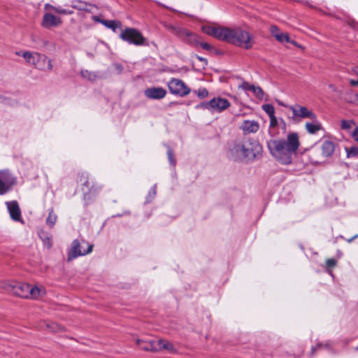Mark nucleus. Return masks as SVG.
<instances>
[{"label": "nucleus", "instance_id": "obj_1", "mask_svg": "<svg viewBox=\"0 0 358 358\" xmlns=\"http://www.w3.org/2000/svg\"><path fill=\"white\" fill-rule=\"evenodd\" d=\"M266 144L272 157L284 165L292 163L300 146L299 135L296 132L288 134L285 139H271Z\"/></svg>", "mask_w": 358, "mask_h": 358}, {"label": "nucleus", "instance_id": "obj_2", "mask_svg": "<svg viewBox=\"0 0 358 358\" xmlns=\"http://www.w3.org/2000/svg\"><path fill=\"white\" fill-rule=\"evenodd\" d=\"M262 146L254 138H248L233 141L228 146L227 157L236 162H253L262 153Z\"/></svg>", "mask_w": 358, "mask_h": 358}, {"label": "nucleus", "instance_id": "obj_3", "mask_svg": "<svg viewBox=\"0 0 358 358\" xmlns=\"http://www.w3.org/2000/svg\"><path fill=\"white\" fill-rule=\"evenodd\" d=\"M251 39V35L245 30L240 28L227 27L223 41L248 50L252 47Z\"/></svg>", "mask_w": 358, "mask_h": 358}, {"label": "nucleus", "instance_id": "obj_4", "mask_svg": "<svg viewBox=\"0 0 358 358\" xmlns=\"http://www.w3.org/2000/svg\"><path fill=\"white\" fill-rule=\"evenodd\" d=\"M12 290L16 296L34 300L38 299L45 294L43 286L32 285L27 282H17L12 286Z\"/></svg>", "mask_w": 358, "mask_h": 358}, {"label": "nucleus", "instance_id": "obj_5", "mask_svg": "<svg viewBox=\"0 0 358 358\" xmlns=\"http://www.w3.org/2000/svg\"><path fill=\"white\" fill-rule=\"evenodd\" d=\"M119 37L129 44L136 46H148L147 39L143 36L142 33L135 28L127 27L122 30Z\"/></svg>", "mask_w": 358, "mask_h": 358}, {"label": "nucleus", "instance_id": "obj_6", "mask_svg": "<svg viewBox=\"0 0 358 358\" xmlns=\"http://www.w3.org/2000/svg\"><path fill=\"white\" fill-rule=\"evenodd\" d=\"M93 247V244H90L83 239H75L68 251L67 260L70 262L78 257L90 253L92 251Z\"/></svg>", "mask_w": 358, "mask_h": 358}, {"label": "nucleus", "instance_id": "obj_7", "mask_svg": "<svg viewBox=\"0 0 358 358\" xmlns=\"http://www.w3.org/2000/svg\"><path fill=\"white\" fill-rule=\"evenodd\" d=\"M16 183V178L8 170H0V195L11 190Z\"/></svg>", "mask_w": 358, "mask_h": 358}, {"label": "nucleus", "instance_id": "obj_8", "mask_svg": "<svg viewBox=\"0 0 358 358\" xmlns=\"http://www.w3.org/2000/svg\"><path fill=\"white\" fill-rule=\"evenodd\" d=\"M168 87L172 94L181 97L189 94L191 92L190 88L182 80L178 78H171L168 83Z\"/></svg>", "mask_w": 358, "mask_h": 358}, {"label": "nucleus", "instance_id": "obj_9", "mask_svg": "<svg viewBox=\"0 0 358 358\" xmlns=\"http://www.w3.org/2000/svg\"><path fill=\"white\" fill-rule=\"evenodd\" d=\"M289 109L293 113L292 119L296 120L302 118L315 119V114L307 107L296 104L290 106Z\"/></svg>", "mask_w": 358, "mask_h": 358}, {"label": "nucleus", "instance_id": "obj_10", "mask_svg": "<svg viewBox=\"0 0 358 358\" xmlns=\"http://www.w3.org/2000/svg\"><path fill=\"white\" fill-rule=\"evenodd\" d=\"M176 34L181 41L191 45H198L199 43V36L187 29L176 28Z\"/></svg>", "mask_w": 358, "mask_h": 358}, {"label": "nucleus", "instance_id": "obj_11", "mask_svg": "<svg viewBox=\"0 0 358 358\" xmlns=\"http://www.w3.org/2000/svg\"><path fill=\"white\" fill-rule=\"evenodd\" d=\"M167 94L166 90L162 87H150L144 91L145 96L152 100L162 99Z\"/></svg>", "mask_w": 358, "mask_h": 358}, {"label": "nucleus", "instance_id": "obj_12", "mask_svg": "<svg viewBox=\"0 0 358 358\" xmlns=\"http://www.w3.org/2000/svg\"><path fill=\"white\" fill-rule=\"evenodd\" d=\"M60 17L54 15L50 13H45L43 17L41 26L47 29L52 27H57L62 24Z\"/></svg>", "mask_w": 358, "mask_h": 358}, {"label": "nucleus", "instance_id": "obj_13", "mask_svg": "<svg viewBox=\"0 0 358 358\" xmlns=\"http://www.w3.org/2000/svg\"><path fill=\"white\" fill-rule=\"evenodd\" d=\"M211 112L222 113L230 106V102L222 97H214L210 100Z\"/></svg>", "mask_w": 358, "mask_h": 358}, {"label": "nucleus", "instance_id": "obj_14", "mask_svg": "<svg viewBox=\"0 0 358 358\" xmlns=\"http://www.w3.org/2000/svg\"><path fill=\"white\" fill-rule=\"evenodd\" d=\"M226 28L225 27H203V31L208 35L211 36L220 41L224 40V36L226 32Z\"/></svg>", "mask_w": 358, "mask_h": 358}, {"label": "nucleus", "instance_id": "obj_15", "mask_svg": "<svg viewBox=\"0 0 358 358\" xmlns=\"http://www.w3.org/2000/svg\"><path fill=\"white\" fill-rule=\"evenodd\" d=\"M136 343L143 350L150 352L159 351L158 341H144L138 338L136 341Z\"/></svg>", "mask_w": 358, "mask_h": 358}, {"label": "nucleus", "instance_id": "obj_16", "mask_svg": "<svg viewBox=\"0 0 358 358\" xmlns=\"http://www.w3.org/2000/svg\"><path fill=\"white\" fill-rule=\"evenodd\" d=\"M8 210L12 220L15 221L21 220V210L19 207L18 203L16 201H11L6 202Z\"/></svg>", "mask_w": 358, "mask_h": 358}, {"label": "nucleus", "instance_id": "obj_17", "mask_svg": "<svg viewBox=\"0 0 358 358\" xmlns=\"http://www.w3.org/2000/svg\"><path fill=\"white\" fill-rule=\"evenodd\" d=\"M45 58H37L34 59V64H31L36 69H40L41 71H52L53 69V65L52 63V60L48 59L47 56L43 55Z\"/></svg>", "mask_w": 358, "mask_h": 358}, {"label": "nucleus", "instance_id": "obj_18", "mask_svg": "<svg viewBox=\"0 0 358 358\" xmlns=\"http://www.w3.org/2000/svg\"><path fill=\"white\" fill-rule=\"evenodd\" d=\"M336 144L331 141H324L321 145V156L322 158H329L334 154Z\"/></svg>", "mask_w": 358, "mask_h": 358}, {"label": "nucleus", "instance_id": "obj_19", "mask_svg": "<svg viewBox=\"0 0 358 358\" xmlns=\"http://www.w3.org/2000/svg\"><path fill=\"white\" fill-rule=\"evenodd\" d=\"M241 128L245 134L256 133L259 129V124L256 120H245Z\"/></svg>", "mask_w": 358, "mask_h": 358}, {"label": "nucleus", "instance_id": "obj_20", "mask_svg": "<svg viewBox=\"0 0 358 358\" xmlns=\"http://www.w3.org/2000/svg\"><path fill=\"white\" fill-rule=\"evenodd\" d=\"M310 120H312L311 122L306 123V129L309 134H315L323 129L321 122L317 120V115H315V119Z\"/></svg>", "mask_w": 358, "mask_h": 358}, {"label": "nucleus", "instance_id": "obj_21", "mask_svg": "<svg viewBox=\"0 0 358 358\" xmlns=\"http://www.w3.org/2000/svg\"><path fill=\"white\" fill-rule=\"evenodd\" d=\"M334 343L328 341L324 343H319L315 346L312 347L311 354L313 355L315 352L320 349H326L331 352H334Z\"/></svg>", "mask_w": 358, "mask_h": 358}, {"label": "nucleus", "instance_id": "obj_22", "mask_svg": "<svg viewBox=\"0 0 358 358\" xmlns=\"http://www.w3.org/2000/svg\"><path fill=\"white\" fill-rule=\"evenodd\" d=\"M158 348H159V351L162 350H166L171 353L177 352V350L174 347V345L172 344V343H171L166 340H164V339L158 340Z\"/></svg>", "mask_w": 358, "mask_h": 358}, {"label": "nucleus", "instance_id": "obj_23", "mask_svg": "<svg viewBox=\"0 0 358 358\" xmlns=\"http://www.w3.org/2000/svg\"><path fill=\"white\" fill-rule=\"evenodd\" d=\"M17 55L22 56L29 64H34V59L37 58H45L42 54L38 52L31 53L29 51L23 52L22 54L17 52Z\"/></svg>", "mask_w": 358, "mask_h": 358}, {"label": "nucleus", "instance_id": "obj_24", "mask_svg": "<svg viewBox=\"0 0 358 358\" xmlns=\"http://www.w3.org/2000/svg\"><path fill=\"white\" fill-rule=\"evenodd\" d=\"M102 24L111 29L114 33H117L118 30H122V22L119 20H106L102 22Z\"/></svg>", "mask_w": 358, "mask_h": 358}, {"label": "nucleus", "instance_id": "obj_25", "mask_svg": "<svg viewBox=\"0 0 358 358\" xmlns=\"http://www.w3.org/2000/svg\"><path fill=\"white\" fill-rule=\"evenodd\" d=\"M50 8L54 12H55L58 14H61V15H72L73 13V10L62 8L61 6H54L49 3H46L45 6V8Z\"/></svg>", "mask_w": 358, "mask_h": 358}, {"label": "nucleus", "instance_id": "obj_26", "mask_svg": "<svg viewBox=\"0 0 358 358\" xmlns=\"http://www.w3.org/2000/svg\"><path fill=\"white\" fill-rule=\"evenodd\" d=\"M57 220V215L54 213L53 208L49 209L48 216L46 219V224L50 228L53 227Z\"/></svg>", "mask_w": 358, "mask_h": 358}, {"label": "nucleus", "instance_id": "obj_27", "mask_svg": "<svg viewBox=\"0 0 358 358\" xmlns=\"http://www.w3.org/2000/svg\"><path fill=\"white\" fill-rule=\"evenodd\" d=\"M71 7L79 10H87V3L82 0H73L71 1Z\"/></svg>", "mask_w": 358, "mask_h": 358}, {"label": "nucleus", "instance_id": "obj_28", "mask_svg": "<svg viewBox=\"0 0 358 358\" xmlns=\"http://www.w3.org/2000/svg\"><path fill=\"white\" fill-rule=\"evenodd\" d=\"M157 194V185L155 184L149 190L148 194L147 195L145 203H150L151 201L155 197Z\"/></svg>", "mask_w": 358, "mask_h": 358}, {"label": "nucleus", "instance_id": "obj_29", "mask_svg": "<svg viewBox=\"0 0 358 358\" xmlns=\"http://www.w3.org/2000/svg\"><path fill=\"white\" fill-rule=\"evenodd\" d=\"M80 75L83 78L91 81L94 80L96 78L95 73L90 71L88 70H82L80 71Z\"/></svg>", "mask_w": 358, "mask_h": 358}, {"label": "nucleus", "instance_id": "obj_30", "mask_svg": "<svg viewBox=\"0 0 358 358\" xmlns=\"http://www.w3.org/2000/svg\"><path fill=\"white\" fill-rule=\"evenodd\" d=\"M251 92H252L253 94L259 99H262L264 95V92L263 90L259 86H253L252 87Z\"/></svg>", "mask_w": 358, "mask_h": 358}, {"label": "nucleus", "instance_id": "obj_31", "mask_svg": "<svg viewBox=\"0 0 358 358\" xmlns=\"http://www.w3.org/2000/svg\"><path fill=\"white\" fill-rule=\"evenodd\" d=\"M347 157H355L358 155V148L356 146H351L350 148H345Z\"/></svg>", "mask_w": 358, "mask_h": 358}, {"label": "nucleus", "instance_id": "obj_32", "mask_svg": "<svg viewBox=\"0 0 358 358\" xmlns=\"http://www.w3.org/2000/svg\"><path fill=\"white\" fill-rule=\"evenodd\" d=\"M166 148H167V156H168V159H169V164L173 167H175L176 164V161L174 157L173 151L169 145H166Z\"/></svg>", "mask_w": 358, "mask_h": 358}, {"label": "nucleus", "instance_id": "obj_33", "mask_svg": "<svg viewBox=\"0 0 358 358\" xmlns=\"http://www.w3.org/2000/svg\"><path fill=\"white\" fill-rule=\"evenodd\" d=\"M263 110L268 115V117L273 116L275 115V108L272 104L267 103L264 104L262 106Z\"/></svg>", "mask_w": 358, "mask_h": 358}, {"label": "nucleus", "instance_id": "obj_34", "mask_svg": "<svg viewBox=\"0 0 358 358\" xmlns=\"http://www.w3.org/2000/svg\"><path fill=\"white\" fill-rule=\"evenodd\" d=\"M355 124V122L352 120H342L341 122V127L342 129L350 130Z\"/></svg>", "mask_w": 358, "mask_h": 358}, {"label": "nucleus", "instance_id": "obj_35", "mask_svg": "<svg viewBox=\"0 0 358 358\" xmlns=\"http://www.w3.org/2000/svg\"><path fill=\"white\" fill-rule=\"evenodd\" d=\"M196 109L208 110L211 111L210 100L209 101H203L195 106Z\"/></svg>", "mask_w": 358, "mask_h": 358}, {"label": "nucleus", "instance_id": "obj_36", "mask_svg": "<svg viewBox=\"0 0 358 358\" xmlns=\"http://www.w3.org/2000/svg\"><path fill=\"white\" fill-rule=\"evenodd\" d=\"M278 41L281 42V43H284V42H289L290 41V38H289V36L287 34H285V33H282L281 32L280 34H279L278 35H276V38H275Z\"/></svg>", "mask_w": 358, "mask_h": 358}, {"label": "nucleus", "instance_id": "obj_37", "mask_svg": "<svg viewBox=\"0 0 358 358\" xmlns=\"http://www.w3.org/2000/svg\"><path fill=\"white\" fill-rule=\"evenodd\" d=\"M195 93L197 94L198 97L201 99L206 98L208 95V91L205 87H201L197 91H195Z\"/></svg>", "mask_w": 358, "mask_h": 358}, {"label": "nucleus", "instance_id": "obj_38", "mask_svg": "<svg viewBox=\"0 0 358 358\" xmlns=\"http://www.w3.org/2000/svg\"><path fill=\"white\" fill-rule=\"evenodd\" d=\"M42 239L43 243L44 246H45L48 249H50L52 246V242L51 237L48 236H41Z\"/></svg>", "mask_w": 358, "mask_h": 358}, {"label": "nucleus", "instance_id": "obj_39", "mask_svg": "<svg viewBox=\"0 0 358 358\" xmlns=\"http://www.w3.org/2000/svg\"><path fill=\"white\" fill-rule=\"evenodd\" d=\"M270 31L272 36H273L275 38H276V35H278L279 34L281 33L278 27L275 25H271L270 27Z\"/></svg>", "mask_w": 358, "mask_h": 358}, {"label": "nucleus", "instance_id": "obj_40", "mask_svg": "<svg viewBox=\"0 0 358 358\" xmlns=\"http://www.w3.org/2000/svg\"><path fill=\"white\" fill-rule=\"evenodd\" d=\"M253 85L250 84L248 82L244 81L240 85V87L245 91H251Z\"/></svg>", "mask_w": 358, "mask_h": 358}, {"label": "nucleus", "instance_id": "obj_41", "mask_svg": "<svg viewBox=\"0 0 358 358\" xmlns=\"http://www.w3.org/2000/svg\"><path fill=\"white\" fill-rule=\"evenodd\" d=\"M269 119H270V124H269L270 127H274L278 124V120L275 115L269 117Z\"/></svg>", "mask_w": 358, "mask_h": 358}, {"label": "nucleus", "instance_id": "obj_42", "mask_svg": "<svg viewBox=\"0 0 358 358\" xmlns=\"http://www.w3.org/2000/svg\"><path fill=\"white\" fill-rule=\"evenodd\" d=\"M327 266L329 268L336 266V260L334 258L328 259L326 262Z\"/></svg>", "mask_w": 358, "mask_h": 358}, {"label": "nucleus", "instance_id": "obj_43", "mask_svg": "<svg viewBox=\"0 0 358 358\" xmlns=\"http://www.w3.org/2000/svg\"><path fill=\"white\" fill-rule=\"evenodd\" d=\"M315 152V150H313L311 151V152H310V161H311V162H312L313 164H319L322 163V160H320V159H313V154H314Z\"/></svg>", "mask_w": 358, "mask_h": 358}, {"label": "nucleus", "instance_id": "obj_44", "mask_svg": "<svg viewBox=\"0 0 358 358\" xmlns=\"http://www.w3.org/2000/svg\"><path fill=\"white\" fill-rule=\"evenodd\" d=\"M199 45L204 50H210L213 48L212 46L208 43H206V42H199Z\"/></svg>", "mask_w": 358, "mask_h": 358}, {"label": "nucleus", "instance_id": "obj_45", "mask_svg": "<svg viewBox=\"0 0 358 358\" xmlns=\"http://www.w3.org/2000/svg\"><path fill=\"white\" fill-rule=\"evenodd\" d=\"M351 135L353 139L358 143V127L355 128Z\"/></svg>", "mask_w": 358, "mask_h": 358}, {"label": "nucleus", "instance_id": "obj_46", "mask_svg": "<svg viewBox=\"0 0 358 358\" xmlns=\"http://www.w3.org/2000/svg\"><path fill=\"white\" fill-rule=\"evenodd\" d=\"M196 58L199 61H200V62H203V65H204V66H207V64H208V60H207V59H206V58H204V57H203L199 56V55H196Z\"/></svg>", "mask_w": 358, "mask_h": 358}, {"label": "nucleus", "instance_id": "obj_47", "mask_svg": "<svg viewBox=\"0 0 358 358\" xmlns=\"http://www.w3.org/2000/svg\"><path fill=\"white\" fill-rule=\"evenodd\" d=\"M92 19H93L95 22H99V23H100V24H102V22H104V21H106V20H103V19H101L100 17L96 16V15H94V16L92 17Z\"/></svg>", "mask_w": 358, "mask_h": 358}, {"label": "nucleus", "instance_id": "obj_48", "mask_svg": "<svg viewBox=\"0 0 358 358\" xmlns=\"http://www.w3.org/2000/svg\"><path fill=\"white\" fill-rule=\"evenodd\" d=\"M130 214V212L129 211H124L123 213L122 214H117V215H113V217H122V215H129Z\"/></svg>", "mask_w": 358, "mask_h": 358}, {"label": "nucleus", "instance_id": "obj_49", "mask_svg": "<svg viewBox=\"0 0 358 358\" xmlns=\"http://www.w3.org/2000/svg\"><path fill=\"white\" fill-rule=\"evenodd\" d=\"M350 83L352 86H358V80H355L353 79L350 80Z\"/></svg>", "mask_w": 358, "mask_h": 358}, {"label": "nucleus", "instance_id": "obj_50", "mask_svg": "<svg viewBox=\"0 0 358 358\" xmlns=\"http://www.w3.org/2000/svg\"><path fill=\"white\" fill-rule=\"evenodd\" d=\"M353 97L354 99L351 101L358 104V94H353Z\"/></svg>", "mask_w": 358, "mask_h": 358}, {"label": "nucleus", "instance_id": "obj_51", "mask_svg": "<svg viewBox=\"0 0 358 358\" xmlns=\"http://www.w3.org/2000/svg\"><path fill=\"white\" fill-rule=\"evenodd\" d=\"M357 237H358V234H356L353 237H352L351 238L348 239V242L350 243L351 241H352L354 239H355Z\"/></svg>", "mask_w": 358, "mask_h": 358}, {"label": "nucleus", "instance_id": "obj_52", "mask_svg": "<svg viewBox=\"0 0 358 358\" xmlns=\"http://www.w3.org/2000/svg\"><path fill=\"white\" fill-rule=\"evenodd\" d=\"M289 43H292V45H294L295 46H299V47L300 46V45H298V43L295 41H293V40H291V39H290V41Z\"/></svg>", "mask_w": 358, "mask_h": 358}, {"label": "nucleus", "instance_id": "obj_53", "mask_svg": "<svg viewBox=\"0 0 358 358\" xmlns=\"http://www.w3.org/2000/svg\"><path fill=\"white\" fill-rule=\"evenodd\" d=\"M325 271L327 272V273L331 276L333 277V274H332V270H330V269H328V270H325Z\"/></svg>", "mask_w": 358, "mask_h": 358}, {"label": "nucleus", "instance_id": "obj_54", "mask_svg": "<svg viewBox=\"0 0 358 358\" xmlns=\"http://www.w3.org/2000/svg\"><path fill=\"white\" fill-rule=\"evenodd\" d=\"M83 185H84L85 186H86V187H88V186H89V182H88L87 180H86V181L83 183Z\"/></svg>", "mask_w": 358, "mask_h": 358}, {"label": "nucleus", "instance_id": "obj_55", "mask_svg": "<svg viewBox=\"0 0 358 358\" xmlns=\"http://www.w3.org/2000/svg\"><path fill=\"white\" fill-rule=\"evenodd\" d=\"M281 122L283 124V127L285 129L286 128V124H285V121L282 119H281Z\"/></svg>", "mask_w": 358, "mask_h": 358}, {"label": "nucleus", "instance_id": "obj_56", "mask_svg": "<svg viewBox=\"0 0 358 358\" xmlns=\"http://www.w3.org/2000/svg\"><path fill=\"white\" fill-rule=\"evenodd\" d=\"M354 71L356 74L358 75V66L355 69Z\"/></svg>", "mask_w": 358, "mask_h": 358}, {"label": "nucleus", "instance_id": "obj_57", "mask_svg": "<svg viewBox=\"0 0 358 358\" xmlns=\"http://www.w3.org/2000/svg\"><path fill=\"white\" fill-rule=\"evenodd\" d=\"M90 195V194H87V193H85L84 194V199H87V196H88Z\"/></svg>", "mask_w": 358, "mask_h": 358}, {"label": "nucleus", "instance_id": "obj_58", "mask_svg": "<svg viewBox=\"0 0 358 358\" xmlns=\"http://www.w3.org/2000/svg\"><path fill=\"white\" fill-rule=\"evenodd\" d=\"M45 64H46V63L40 62V66H45Z\"/></svg>", "mask_w": 358, "mask_h": 358}, {"label": "nucleus", "instance_id": "obj_59", "mask_svg": "<svg viewBox=\"0 0 358 358\" xmlns=\"http://www.w3.org/2000/svg\"><path fill=\"white\" fill-rule=\"evenodd\" d=\"M329 87H330V88H331V89H334V85H329Z\"/></svg>", "mask_w": 358, "mask_h": 358}, {"label": "nucleus", "instance_id": "obj_60", "mask_svg": "<svg viewBox=\"0 0 358 358\" xmlns=\"http://www.w3.org/2000/svg\"><path fill=\"white\" fill-rule=\"evenodd\" d=\"M356 350H358V346L356 348Z\"/></svg>", "mask_w": 358, "mask_h": 358}]
</instances>
